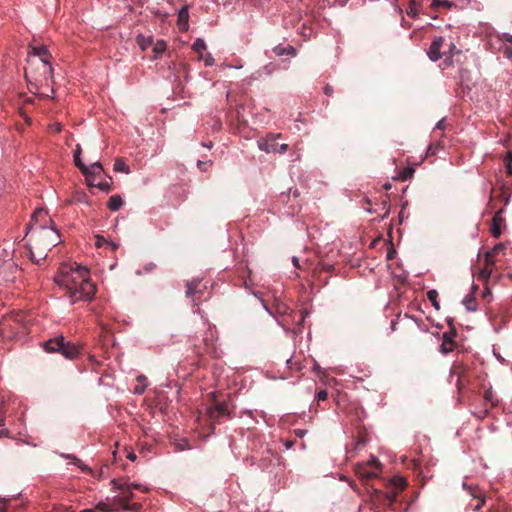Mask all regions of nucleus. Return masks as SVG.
I'll use <instances>...</instances> for the list:
<instances>
[{
  "mask_svg": "<svg viewBox=\"0 0 512 512\" xmlns=\"http://www.w3.org/2000/svg\"><path fill=\"white\" fill-rule=\"evenodd\" d=\"M58 284L65 287L72 303L90 300L96 292L95 284L89 279L88 270L76 264L62 267Z\"/></svg>",
  "mask_w": 512,
  "mask_h": 512,
  "instance_id": "1",
  "label": "nucleus"
},
{
  "mask_svg": "<svg viewBox=\"0 0 512 512\" xmlns=\"http://www.w3.org/2000/svg\"><path fill=\"white\" fill-rule=\"evenodd\" d=\"M51 218L43 209H34V234L42 246H55L59 241L57 231L50 227Z\"/></svg>",
  "mask_w": 512,
  "mask_h": 512,
  "instance_id": "2",
  "label": "nucleus"
},
{
  "mask_svg": "<svg viewBox=\"0 0 512 512\" xmlns=\"http://www.w3.org/2000/svg\"><path fill=\"white\" fill-rule=\"evenodd\" d=\"M46 352L61 353L67 359H74L79 354V347L72 342H65L63 336H57L41 344Z\"/></svg>",
  "mask_w": 512,
  "mask_h": 512,
  "instance_id": "3",
  "label": "nucleus"
},
{
  "mask_svg": "<svg viewBox=\"0 0 512 512\" xmlns=\"http://www.w3.org/2000/svg\"><path fill=\"white\" fill-rule=\"evenodd\" d=\"M380 471L381 463L376 457H371V459L365 464H357L355 466L356 475L365 481L378 477Z\"/></svg>",
  "mask_w": 512,
  "mask_h": 512,
  "instance_id": "4",
  "label": "nucleus"
},
{
  "mask_svg": "<svg viewBox=\"0 0 512 512\" xmlns=\"http://www.w3.org/2000/svg\"><path fill=\"white\" fill-rule=\"evenodd\" d=\"M281 137V134H268L265 138L258 140V147L266 153H280L283 154L288 150L287 144L279 145L276 141Z\"/></svg>",
  "mask_w": 512,
  "mask_h": 512,
  "instance_id": "5",
  "label": "nucleus"
},
{
  "mask_svg": "<svg viewBox=\"0 0 512 512\" xmlns=\"http://www.w3.org/2000/svg\"><path fill=\"white\" fill-rule=\"evenodd\" d=\"M33 51H34V58L37 57L39 59V63L41 64V67H42V74L44 76L45 79H47V77H52V65H51V53L48 51L47 47L44 46V45H34V48H33Z\"/></svg>",
  "mask_w": 512,
  "mask_h": 512,
  "instance_id": "6",
  "label": "nucleus"
},
{
  "mask_svg": "<svg viewBox=\"0 0 512 512\" xmlns=\"http://www.w3.org/2000/svg\"><path fill=\"white\" fill-rule=\"evenodd\" d=\"M111 484L115 489L120 490L122 492V496L115 497V501H117L122 508L129 509L130 507L128 503L134 497L133 492L131 491V485L127 483H121L117 479H113L111 481Z\"/></svg>",
  "mask_w": 512,
  "mask_h": 512,
  "instance_id": "7",
  "label": "nucleus"
},
{
  "mask_svg": "<svg viewBox=\"0 0 512 512\" xmlns=\"http://www.w3.org/2000/svg\"><path fill=\"white\" fill-rule=\"evenodd\" d=\"M186 291L185 295L189 298H192L194 306L199 305V301L201 299V295L203 294V290L206 288L204 285H201L200 279H193L186 283Z\"/></svg>",
  "mask_w": 512,
  "mask_h": 512,
  "instance_id": "8",
  "label": "nucleus"
},
{
  "mask_svg": "<svg viewBox=\"0 0 512 512\" xmlns=\"http://www.w3.org/2000/svg\"><path fill=\"white\" fill-rule=\"evenodd\" d=\"M207 415L210 420L215 422H219L222 417H231L226 402H219L215 406L207 408Z\"/></svg>",
  "mask_w": 512,
  "mask_h": 512,
  "instance_id": "9",
  "label": "nucleus"
},
{
  "mask_svg": "<svg viewBox=\"0 0 512 512\" xmlns=\"http://www.w3.org/2000/svg\"><path fill=\"white\" fill-rule=\"evenodd\" d=\"M467 367L463 363H454L450 370V377H457L456 386L458 390H462L466 385Z\"/></svg>",
  "mask_w": 512,
  "mask_h": 512,
  "instance_id": "10",
  "label": "nucleus"
},
{
  "mask_svg": "<svg viewBox=\"0 0 512 512\" xmlns=\"http://www.w3.org/2000/svg\"><path fill=\"white\" fill-rule=\"evenodd\" d=\"M463 487L473 498V502L470 503L469 506L472 508L473 511L480 510L485 503V497L483 493L477 487L468 486L465 483L463 484Z\"/></svg>",
  "mask_w": 512,
  "mask_h": 512,
  "instance_id": "11",
  "label": "nucleus"
},
{
  "mask_svg": "<svg viewBox=\"0 0 512 512\" xmlns=\"http://www.w3.org/2000/svg\"><path fill=\"white\" fill-rule=\"evenodd\" d=\"M444 42H445V39L443 37H436L430 47H429V50L427 52L428 54V57L430 58V60L432 61H437L439 60L440 58H442L443 56H445L443 54V48H444Z\"/></svg>",
  "mask_w": 512,
  "mask_h": 512,
  "instance_id": "12",
  "label": "nucleus"
},
{
  "mask_svg": "<svg viewBox=\"0 0 512 512\" xmlns=\"http://www.w3.org/2000/svg\"><path fill=\"white\" fill-rule=\"evenodd\" d=\"M503 209H499L493 216L491 222L490 232L494 238H499L502 232V227L505 224V220L502 217Z\"/></svg>",
  "mask_w": 512,
  "mask_h": 512,
  "instance_id": "13",
  "label": "nucleus"
},
{
  "mask_svg": "<svg viewBox=\"0 0 512 512\" xmlns=\"http://www.w3.org/2000/svg\"><path fill=\"white\" fill-rule=\"evenodd\" d=\"M406 481L401 477H394L391 480L392 490L388 493L390 500H395L398 493L406 487Z\"/></svg>",
  "mask_w": 512,
  "mask_h": 512,
  "instance_id": "14",
  "label": "nucleus"
},
{
  "mask_svg": "<svg viewBox=\"0 0 512 512\" xmlns=\"http://www.w3.org/2000/svg\"><path fill=\"white\" fill-rule=\"evenodd\" d=\"M32 99L27 96L25 93H20L19 94V102H18V109H19V113L21 115V117L25 120L26 123H30V117L27 113V111L25 110L24 106L26 104H29L31 103Z\"/></svg>",
  "mask_w": 512,
  "mask_h": 512,
  "instance_id": "15",
  "label": "nucleus"
},
{
  "mask_svg": "<svg viewBox=\"0 0 512 512\" xmlns=\"http://www.w3.org/2000/svg\"><path fill=\"white\" fill-rule=\"evenodd\" d=\"M444 50H443V54L445 55V60H444V66L445 67H448L452 64V57L454 55V53H460L459 50L456 49V46L453 42H450V43H445L444 42Z\"/></svg>",
  "mask_w": 512,
  "mask_h": 512,
  "instance_id": "16",
  "label": "nucleus"
},
{
  "mask_svg": "<svg viewBox=\"0 0 512 512\" xmlns=\"http://www.w3.org/2000/svg\"><path fill=\"white\" fill-rule=\"evenodd\" d=\"M188 19H189L188 7L184 6L178 12V26L181 31L188 30V28H189Z\"/></svg>",
  "mask_w": 512,
  "mask_h": 512,
  "instance_id": "17",
  "label": "nucleus"
},
{
  "mask_svg": "<svg viewBox=\"0 0 512 512\" xmlns=\"http://www.w3.org/2000/svg\"><path fill=\"white\" fill-rule=\"evenodd\" d=\"M123 205V200L119 195H112L107 203L111 211H118Z\"/></svg>",
  "mask_w": 512,
  "mask_h": 512,
  "instance_id": "18",
  "label": "nucleus"
},
{
  "mask_svg": "<svg viewBox=\"0 0 512 512\" xmlns=\"http://www.w3.org/2000/svg\"><path fill=\"white\" fill-rule=\"evenodd\" d=\"M273 51L277 56H283V55H293L294 56L296 54V51L292 46H288V47L276 46L273 49Z\"/></svg>",
  "mask_w": 512,
  "mask_h": 512,
  "instance_id": "19",
  "label": "nucleus"
},
{
  "mask_svg": "<svg viewBox=\"0 0 512 512\" xmlns=\"http://www.w3.org/2000/svg\"><path fill=\"white\" fill-rule=\"evenodd\" d=\"M74 163L75 165L81 170V172L85 175H88V167L85 166L81 159H80V149L79 147L77 148V150L74 152Z\"/></svg>",
  "mask_w": 512,
  "mask_h": 512,
  "instance_id": "20",
  "label": "nucleus"
},
{
  "mask_svg": "<svg viewBox=\"0 0 512 512\" xmlns=\"http://www.w3.org/2000/svg\"><path fill=\"white\" fill-rule=\"evenodd\" d=\"M114 171L128 174L130 172V168L122 158H117L114 163Z\"/></svg>",
  "mask_w": 512,
  "mask_h": 512,
  "instance_id": "21",
  "label": "nucleus"
},
{
  "mask_svg": "<svg viewBox=\"0 0 512 512\" xmlns=\"http://www.w3.org/2000/svg\"><path fill=\"white\" fill-rule=\"evenodd\" d=\"M463 304L468 311H475L477 309L476 301L472 293L464 298Z\"/></svg>",
  "mask_w": 512,
  "mask_h": 512,
  "instance_id": "22",
  "label": "nucleus"
},
{
  "mask_svg": "<svg viewBox=\"0 0 512 512\" xmlns=\"http://www.w3.org/2000/svg\"><path fill=\"white\" fill-rule=\"evenodd\" d=\"M137 44L140 46L142 50H146L152 44V39L150 37H145L143 35H139L136 38Z\"/></svg>",
  "mask_w": 512,
  "mask_h": 512,
  "instance_id": "23",
  "label": "nucleus"
},
{
  "mask_svg": "<svg viewBox=\"0 0 512 512\" xmlns=\"http://www.w3.org/2000/svg\"><path fill=\"white\" fill-rule=\"evenodd\" d=\"M427 298L428 300L432 303L433 307L436 309V310H439L440 309V304L437 300L438 298V292L436 290H429L427 292Z\"/></svg>",
  "mask_w": 512,
  "mask_h": 512,
  "instance_id": "24",
  "label": "nucleus"
},
{
  "mask_svg": "<svg viewBox=\"0 0 512 512\" xmlns=\"http://www.w3.org/2000/svg\"><path fill=\"white\" fill-rule=\"evenodd\" d=\"M414 172H415L414 168L406 167L402 171H400V173L398 175V179L401 181H406V180L412 178Z\"/></svg>",
  "mask_w": 512,
  "mask_h": 512,
  "instance_id": "25",
  "label": "nucleus"
},
{
  "mask_svg": "<svg viewBox=\"0 0 512 512\" xmlns=\"http://www.w3.org/2000/svg\"><path fill=\"white\" fill-rule=\"evenodd\" d=\"M508 175L512 176V151H508L503 158Z\"/></svg>",
  "mask_w": 512,
  "mask_h": 512,
  "instance_id": "26",
  "label": "nucleus"
},
{
  "mask_svg": "<svg viewBox=\"0 0 512 512\" xmlns=\"http://www.w3.org/2000/svg\"><path fill=\"white\" fill-rule=\"evenodd\" d=\"M193 50L198 53L202 54V52L206 49V44L203 39L197 38L192 46Z\"/></svg>",
  "mask_w": 512,
  "mask_h": 512,
  "instance_id": "27",
  "label": "nucleus"
},
{
  "mask_svg": "<svg viewBox=\"0 0 512 512\" xmlns=\"http://www.w3.org/2000/svg\"><path fill=\"white\" fill-rule=\"evenodd\" d=\"M491 273H492V269H491V268H489V267H485V266H484V267L480 270V272H479V274H478V278H479L480 280L487 281V280L489 279V277H490Z\"/></svg>",
  "mask_w": 512,
  "mask_h": 512,
  "instance_id": "28",
  "label": "nucleus"
},
{
  "mask_svg": "<svg viewBox=\"0 0 512 512\" xmlns=\"http://www.w3.org/2000/svg\"><path fill=\"white\" fill-rule=\"evenodd\" d=\"M67 458L72 459L73 464L77 465L83 472H91V469L84 465L82 461L75 456H68Z\"/></svg>",
  "mask_w": 512,
  "mask_h": 512,
  "instance_id": "29",
  "label": "nucleus"
},
{
  "mask_svg": "<svg viewBox=\"0 0 512 512\" xmlns=\"http://www.w3.org/2000/svg\"><path fill=\"white\" fill-rule=\"evenodd\" d=\"M494 256L495 255L491 251H488L485 253V255H484L485 267L491 268V266L494 265V263H495Z\"/></svg>",
  "mask_w": 512,
  "mask_h": 512,
  "instance_id": "30",
  "label": "nucleus"
},
{
  "mask_svg": "<svg viewBox=\"0 0 512 512\" xmlns=\"http://www.w3.org/2000/svg\"><path fill=\"white\" fill-rule=\"evenodd\" d=\"M88 169H89L88 175L100 173L102 171V165L99 162H95V163L91 164V166L88 167Z\"/></svg>",
  "mask_w": 512,
  "mask_h": 512,
  "instance_id": "31",
  "label": "nucleus"
},
{
  "mask_svg": "<svg viewBox=\"0 0 512 512\" xmlns=\"http://www.w3.org/2000/svg\"><path fill=\"white\" fill-rule=\"evenodd\" d=\"M96 509L97 510H100L102 512H110V511H113L114 509L112 507H110L109 504L105 503V502H99L97 505H96Z\"/></svg>",
  "mask_w": 512,
  "mask_h": 512,
  "instance_id": "32",
  "label": "nucleus"
},
{
  "mask_svg": "<svg viewBox=\"0 0 512 512\" xmlns=\"http://www.w3.org/2000/svg\"><path fill=\"white\" fill-rule=\"evenodd\" d=\"M454 336H456V331L455 330L451 331L450 333H445L444 334V341H446V343H449V345L454 346V342H453V337Z\"/></svg>",
  "mask_w": 512,
  "mask_h": 512,
  "instance_id": "33",
  "label": "nucleus"
},
{
  "mask_svg": "<svg viewBox=\"0 0 512 512\" xmlns=\"http://www.w3.org/2000/svg\"><path fill=\"white\" fill-rule=\"evenodd\" d=\"M506 249V244L504 243H498L496 244L491 252H493L494 255L499 254L500 252L504 251Z\"/></svg>",
  "mask_w": 512,
  "mask_h": 512,
  "instance_id": "34",
  "label": "nucleus"
},
{
  "mask_svg": "<svg viewBox=\"0 0 512 512\" xmlns=\"http://www.w3.org/2000/svg\"><path fill=\"white\" fill-rule=\"evenodd\" d=\"M165 48H166L165 42L159 41V42H157V44L154 47V52L156 54H160V53L164 52Z\"/></svg>",
  "mask_w": 512,
  "mask_h": 512,
  "instance_id": "35",
  "label": "nucleus"
},
{
  "mask_svg": "<svg viewBox=\"0 0 512 512\" xmlns=\"http://www.w3.org/2000/svg\"><path fill=\"white\" fill-rule=\"evenodd\" d=\"M98 187L102 191L109 192L112 189V184L107 181H103L98 184Z\"/></svg>",
  "mask_w": 512,
  "mask_h": 512,
  "instance_id": "36",
  "label": "nucleus"
},
{
  "mask_svg": "<svg viewBox=\"0 0 512 512\" xmlns=\"http://www.w3.org/2000/svg\"><path fill=\"white\" fill-rule=\"evenodd\" d=\"M418 13V10H417V7L414 3V1L411 2L410 4V7H409V11L407 12L408 15L412 16V17H415Z\"/></svg>",
  "mask_w": 512,
  "mask_h": 512,
  "instance_id": "37",
  "label": "nucleus"
},
{
  "mask_svg": "<svg viewBox=\"0 0 512 512\" xmlns=\"http://www.w3.org/2000/svg\"><path fill=\"white\" fill-rule=\"evenodd\" d=\"M211 165V162L210 161H201V160H198L197 162V166L198 168L201 170V171H205L207 169L208 166Z\"/></svg>",
  "mask_w": 512,
  "mask_h": 512,
  "instance_id": "38",
  "label": "nucleus"
},
{
  "mask_svg": "<svg viewBox=\"0 0 512 512\" xmlns=\"http://www.w3.org/2000/svg\"><path fill=\"white\" fill-rule=\"evenodd\" d=\"M453 350V346L449 345V343H446V341H443L441 345V351L446 354Z\"/></svg>",
  "mask_w": 512,
  "mask_h": 512,
  "instance_id": "39",
  "label": "nucleus"
},
{
  "mask_svg": "<svg viewBox=\"0 0 512 512\" xmlns=\"http://www.w3.org/2000/svg\"><path fill=\"white\" fill-rule=\"evenodd\" d=\"M328 397V393L326 390H321L317 394V400L318 401H325Z\"/></svg>",
  "mask_w": 512,
  "mask_h": 512,
  "instance_id": "40",
  "label": "nucleus"
},
{
  "mask_svg": "<svg viewBox=\"0 0 512 512\" xmlns=\"http://www.w3.org/2000/svg\"><path fill=\"white\" fill-rule=\"evenodd\" d=\"M433 6H439V5H443V6H446V7H450L451 6V3L449 1H440V0H433V3H432Z\"/></svg>",
  "mask_w": 512,
  "mask_h": 512,
  "instance_id": "41",
  "label": "nucleus"
},
{
  "mask_svg": "<svg viewBox=\"0 0 512 512\" xmlns=\"http://www.w3.org/2000/svg\"><path fill=\"white\" fill-rule=\"evenodd\" d=\"M295 435L299 438H303L305 436V434L307 433V430H304V429H296L294 431Z\"/></svg>",
  "mask_w": 512,
  "mask_h": 512,
  "instance_id": "42",
  "label": "nucleus"
},
{
  "mask_svg": "<svg viewBox=\"0 0 512 512\" xmlns=\"http://www.w3.org/2000/svg\"><path fill=\"white\" fill-rule=\"evenodd\" d=\"M324 93H325L327 96H331V95L333 94V87L327 84V85L324 87Z\"/></svg>",
  "mask_w": 512,
  "mask_h": 512,
  "instance_id": "43",
  "label": "nucleus"
},
{
  "mask_svg": "<svg viewBox=\"0 0 512 512\" xmlns=\"http://www.w3.org/2000/svg\"><path fill=\"white\" fill-rule=\"evenodd\" d=\"M504 54L507 58H512V47H506L504 50Z\"/></svg>",
  "mask_w": 512,
  "mask_h": 512,
  "instance_id": "44",
  "label": "nucleus"
},
{
  "mask_svg": "<svg viewBox=\"0 0 512 512\" xmlns=\"http://www.w3.org/2000/svg\"><path fill=\"white\" fill-rule=\"evenodd\" d=\"M4 410L2 402H0V426L3 424L4 418H3Z\"/></svg>",
  "mask_w": 512,
  "mask_h": 512,
  "instance_id": "45",
  "label": "nucleus"
},
{
  "mask_svg": "<svg viewBox=\"0 0 512 512\" xmlns=\"http://www.w3.org/2000/svg\"><path fill=\"white\" fill-rule=\"evenodd\" d=\"M213 62H214V59L210 55L205 59V65L206 66L212 65Z\"/></svg>",
  "mask_w": 512,
  "mask_h": 512,
  "instance_id": "46",
  "label": "nucleus"
},
{
  "mask_svg": "<svg viewBox=\"0 0 512 512\" xmlns=\"http://www.w3.org/2000/svg\"><path fill=\"white\" fill-rule=\"evenodd\" d=\"M436 148H434L432 145H430L427 149V155H434Z\"/></svg>",
  "mask_w": 512,
  "mask_h": 512,
  "instance_id": "47",
  "label": "nucleus"
},
{
  "mask_svg": "<svg viewBox=\"0 0 512 512\" xmlns=\"http://www.w3.org/2000/svg\"><path fill=\"white\" fill-rule=\"evenodd\" d=\"M144 389H145V386H142V387L136 386L134 391L137 394H142L144 392Z\"/></svg>",
  "mask_w": 512,
  "mask_h": 512,
  "instance_id": "48",
  "label": "nucleus"
},
{
  "mask_svg": "<svg viewBox=\"0 0 512 512\" xmlns=\"http://www.w3.org/2000/svg\"><path fill=\"white\" fill-rule=\"evenodd\" d=\"M127 458H128L129 460H131V461H135V459H136V455H135L133 452H129V453L127 454Z\"/></svg>",
  "mask_w": 512,
  "mask_h": 512,
  "instance_id": "49",
  "label": "nucleus"
},
{
  "mask_svg": "<svg viewBox=\"0 0 512 512\" xmlns=\"http://www.w3.org/2000/svg\"><path fill=\"white\" fill-rule=\"evenodd\" d=\"M103 241H105L103 237L97 236L96 245L100 247Z\"/></svg>",
  "mask_w": 512,
  "mask_h": 512,
  "instance_id": "50",
  "label": "nucleus"
},
{
  "mask_svg": "<svg viewBox=\"0 0 512 512\" xmlns=\"http://www.w3.org/2000/svg\"><path fill=\"white\" fill-rule=\"evenodd\" d=\"M24 77L26 79L27 84L29 85L31 83V81L29 79L27 68L24 69Z\"/></svg>",
  "mask_w": 512,
  "mask_h": 512,
  "instance_id": "51",
  "label": "nucleus"
},
{
  "mask_svg": "<svg viewBox=\"0 0 512 512\" xmlns=\"http://www.w3.org/2000/svg\"><path fill=\"white\" fill-rule=\"evenodd\" d=\"M32 54V43H28L27 45V55L28 57Z\"/></svg>",
  "mask_w": 512,
  "mask_h": 512,
  "instance_id": "52",
  "label": "nucleus"
},
{
  "mask_svg": "<svg viewBox=\"0 0 512 512\" xmlns=\"http://www.w3.org/2000/svg\"><path fill=\"white\" fill-rule=\"evenodd\" d=\"M436 128L443 129L444 128V120H441L437 123Z\"/></svg>",
  "mask_w": 512,
  "mask_h": 512,
  "instance_id": "53",
  "label": "nucleus"
},
{
  "mask_svg": "<svg viewBox=\"0 0 512 512\" xmlns=\"http://www.w3.org/2000/svg\"><path fill=\"white\" fill-rule=\"evenodd\" d=\"M131 485V490L134 488V489H142L141 485L140 484H130Z\"/></svg>",
  "mask_w": 512,
  "mask_h": 512,
  "instance_id": "54",
  "label": "nucleus"
},
{
  "mask_svg": "<svg viewBox=\"0 0 512 512\" xmlns=\"http://www.w3.org/2000/svg\"><path fill=\"white\" fill-rule=\"evenodd\" d=\"M292 445H293V442H291V441H287V442L285 443V446H286V448H288V449H289V448H291V447H292Z\"/></svg>",
  "mask_w": 512,
  "mask_h": 512,
  "instance_id": "55",
  "label": "nucleus"
},
{
  "mask_svg": "<svg viewBox=\"0 0 512 512\" xmlns=\"http://www.w3.org/2000/svg\"><path fill=\"white\" fill-rule=\"evenodd\" d=\"M293 264L296 266V267H299V262H298V259L296 257H293Z\"/></svg>",
  "mask_w": 512,
  "mask_h": 512,
  "instance_id": "56",
  "label": "nucleus"
},
{
  "mask_svg": "<svg viewBox=\"0 0 512 512\" xmlns=\"http://www.w3.org/2000/svg\"><path fill=\"white\" fill-rule=\"evenodd\" d=\"M31 229H32V225H31V223H28V224L26 225V231H27V232H29ZM27 234H28V233H26V235H27Z\"/></svg>",
  "mask_w": 512,
  "mask_h": 512,
  "instance_id": "57",
  "label": "nucleus"
},
{
  "mask_svg": "<svg viewBox=\"0 0 512 512\" xmlns=\"http://www.w3.org/2000/svg\"><path fill=\"white\" fill-rule=\"evenodd\" d=\"M505 39L512 43V35H505Z\"/></svg>",
  "mask_w": 512,
  "mask_h": 512,
  "instance_id": "58",
  "label": "nucleus"
},
{
  "mask_svg": "<svg viewBox=\"0 0 512 512\" xmlns=\"http://www.w3.org/2000/svg\"><path fill=\"white\" fill-rule=\"evenodd\" d=\"M80 512H96V511H95V510H93V509H84V510H82V511H80Z\"/></svg>",
  "mask_w": 512,
  "mask_h": 512,
  "instance_id": "59",
  "label": "nucleus"
},
{
  "mask_svg": "<svg viewBox=\"0 0 512 512\" xmlns=\"http://www.w3.org/2000/svg\"><path fill=\"white\" fill-rule=\"evenodd\" d=\"M203 145H204L205 147L209 148V149H210V148H212V143H211V142H210V143L203 144Z\"/></svg>",
  "mask_w": 512,
  "mask_h": 512,
  "instance_id": "60",
  "label": "nucleus"
},
{
  "mask_svg": "<svg viewBox=\"0 0 512 512\" xmlns=\"http://www.w3.org/2000/svg\"><path fill=\"white\" fill-rule=\"evenodd\" d=\"M154 267H155V265H154V264H150V265L146 268V270H151V269H153Z\"/></svg>",
  "mask_w": 512,
  "mask_h": 512,
  "instance_id": "61",
  "label": "nucleus"
},
{
  "mask_svg": "<svg viewBox=\"0 0 512 512\" xmlns=\"http://www.w3.org/2000/svg\"><path fill=\"white\" fill-rule=\"evenodd\" d=\"M137 380H138V381H143V380H145V377H144V376H139V377L137 378Z\"/></svg>",
  "mask_w": 512,
  "mask_h": 512,
  "instance_id": "62",
  "label": "nucleus"
},
{
  "mask_svg": "<svg viewBox=\"0 0 512 512\" xmlns=\"http://www.w3.org/2000/svg\"><path fill=\"white\" fill-rule=\"evenodd\" d=\"M28 257H29V259H32V251L31 250L28 251Z\"/></svg>",
  "mask_w": 512,
  "mask_h": 512,
  "instance_id": "63",
  "label": "nucleus"
},
{
  "mask_svg": "<svg viewBox=\"0 0 512 512\" xmlns=\"http://www.w3.org/2000/svg\"><path fill=\"white\" fill-rule=\"evenodd\" d=\"M0 512H6V509H5V507H4V506H3V507H0Z\"/></svg>",
  "mask_w": 512,
  "mask_h": 512,
  "instance_id": "64",
  "label": "nucleus"
}]
</instances>
